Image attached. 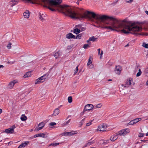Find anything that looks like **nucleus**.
I'll return each instance as SVG.
<instances>
[{"instance_id":"obj_1","label":"nucleus","mask_w":148,"mask_h":148,"mask_svg":"<svg viewBox=\"0 0 148 148\" xmlns=\"http://www.w3.org/2000/svg\"><path fill=\"white\" fill-rule=\"evenodd\" d=\"M88 14H91L93 18L97 20H101L103 21L104 20L110 19L111 21L107 23L108 25L104 27L105 29H109L111 31H118L117 29L123 28L121 30V32L124 34L131 33L133 34L138 35L135 32H140L142 28L141 27L135 25L134 23H132L131 24L123 25L122 22H125V20L122 21L113 17L109 16L106 15H101L96 14L94 12L89 11H87Z\"/></svg>"},{"instance_id":"obj_2","label":"nucleus","mask_w":148,"mask_h":148,"mask_svg":"<svg viewBox=\"0 0 148 148\" xmlns=\"http://www.w3.org/2000/svg\"><path fill=\"white\" fill-rule=\"evenodd\" d=\"M37 2L42 3L45 4V6L52 11L56 10L72 18L83 19L88 17V15L76 12V10L73 7L67 5H61L62 0H39Z\"/></svg>"},{"instance_id":"obj_3","label":"nucleus","mask_w":148,"mask_h":148,"mask_svg":"<svg viewBox=\"0 0 148 148\" xmlns=\"http://www.w3.org/2000/svg\"><path fill=\"white\" fill-rule=\"evenodd\" d=\"M53 68V67L51 68L46 74L36 79V80L35 84H39L40 83H42L44 82L45 80L47 79L49 74L51 70Z\"/></svg>"},{"instance_id":"obj_4","label":"nucleus","mask_w":148,"mask_h":148,"mask_svg":"<svg viewBox=\"0 0 148 148\" xmlns=\"http://www.w3.org/2000/svg\"><path fill=\"white\" fill-rule=\"evenodd\" d=\"M16 127L15 125H13L10 128L5 129L4 132L7 134H12L14 132V129Z\"/></svg>"},{"instance_id":"obj_5","label":"nucleus","mask_w":148,"mask_h":148,"mask_svg":"<svg viewBox=\"0 0 148 148\" xmlns=\"http://www.w3.org/2000/svg\"><path fill=\"white\" fill-rule=\"evenodd\" d=\"M133 82V79L132 78H129L128 80H127L125 85L122 84L121 86L124 87V88H127L128 87L132 84V82Z\"/></svg>"},{"instance_id":"obj_6","label":"nucleus","mask_w":148,"mask_h":148,"mask_svg":"<svg viewBox=\"0 0 148 148\" xmlns=\"http://www.w3.org/2000/svg\"><path fill=\"white\" fill-rule=\"evenodd\" d=\"M129 132V130L128 128L123 129L117 132V134L119 135H124Z\"/></svg>"},{"instance_id":"obj_7","label":"nucleus","mask_w":148,"mask_h":148,"mask_svg":"<svg viewBox=\"0 0 148 148\" xmlns=\"http://www.w3.org/2000/svg\"><path fill=\"white\" fill-rule=\"evenodd\" d=\"M77 131L73 130L71 132H64L61 134L62 136H72L75 134H77Z\"/></svg>"},{"instance_id":"obj_8","label":"nucleus","mask_w":148,"mask_h":148,"mask_svg":"<svg viewBox=\"0 0 148 148\" xmlns=\"http://www.w3.org/2000/svg\"><path fill=\"white\" fill-rule=\"evenodd\" d=\"M106 125L103 124L99 125L97 129V131L100 132H104L106 130Z\"/></svg>"},{"instance_id":"obj_9","label":"nucleus","mask_w":148,"mask_h":148,"mask_svg":"<svg viewBox=\"0 0 148 148\" xmlns=\"http://www.w3.org/2000/svg\"><path fill=\"white\" fill-rule=\"evenodd\" d=\"M94 106L92 104H89L86 105L85 106L84 110L83 112L84 113L85 111L87 110H90L92 109Z\"/></svg>"},{"instance_id":"obj_10","label":"nucleus","mask_w":148,"mask_h":148,"mask_svg":"<svg viewBox=\"0 0 148 148\" xmlns=\"http://www.w3.org/2000/svg\"><path fill=\"white\" fill-rule=\"evenodd\" d=\"M141 118H136L134 119L131 120L128 123L129 125H132L136 123L138 121H141Z\"/></svg>"},{"instance_id":"obj_11","label":"nucleus","mask_w":148,"mask_h":148,"mask_svg":"<svg viewBox=\"0 0 148 148\" xmlns=\"http://www.w3.org/2000/svg\"><path fill=\"white\" fill-rule=\"evenodd\" d=\"M45 125V124L44 123L41 122L39 124L38 126L35 128L34 131L36 132H38L40 130L42 129Z\"/></svg>"},{"instance_id":"obj_12","label":"nucleus","mask_w":148,"mask_h":148,"mask_svg":"<svg viewBox=\"0 0 148 148\" xmlns=\"http://www.w3.org/2000/svg\"><path fill=\"white\" fill-rule=\"evenodd\" d=\"M121 66L118 65L116 66L114 71L116 74L119 75L121 73Z\"/></svg>"},{"instance_id":"obj_13","label":"nucleus","mask_w":148,"mask_h":148,"mask_svg":"<svg viewBox=\"0 0 148 148\" xmlns=\"http://www.w3.org/2000/svg\"><path fill=\"white\" fill-rule=\"evenodd\" d=\"M17 82V81L15 80H13L12 81L10 82L8 85L9 88L10 89L12 88L14 84Z\"/></svg>"},{"instance_id":"obj_14","label":"nucleus","mask_w":148,"mask_h":148,"mask_svg":"<svg viewBox=\"0 0 148 148\" xmlns=\"http://www.w3.org/2000/svg\"><path fill=\"white\" fill-rule=\"evenodd\" d=\"M39 18L40 20L42 21H44L45 20V17L46 14L45 13H39Z\"/></svg>"},{"instance_id":"obj_15","label":"nucleus","mask_w":148,"mask_h":148,"mask_svg":"<svg viewBox=\"0 0 148 148\" xmlns=\"http://www.w3.org/2000/svg\"><path fill=\"white\" fill-rule=\"evenodd\" d=\"M59 108H56L53 112V113L51 116H55L58 115L59 113Z\"/></svg>"},{"instance_id":"obj_16","label":"nucleus","mask_w":148,"mask_h":148,"mask_svg":"<svg viewBox=\"0 0 148 148\" xmlns=\"http://www.w3.org/2000/svg\"><path fill=\"white\" fill-rule=\"evenodd\" d=\"M23 15L24 18H28L30 16V12L29 10H26L23 13Z\"/></svg>"},{"instance_id":"obj_17","label":"nucleus","mask_w":148,"mask_h":148,"mask_svg":"<svg viewBox=\"0 0 148 148\" xmlns=\"http://www.w3.org/2000/svg\"><path fill=\"white\" fill-rule=\"evenodd\" d=\"M75 36L71 33H69L67 34L66 36V38L68 39L73 38L74 39Z\"/></svg>"},{"instance_id":"obj_18","label":"nucleus","mask_w":148,"mask_h":148,"mask_svg":"<svg viewBox=\"0 0 148 148\" xmlns=\"http://www.w3.org/2000/svg\"><path fill=\"white\" fill-rule=\"evenodd\" d=\"M118 135H119L117 134V133H116V135H113V136H112L111 137H110V140L112 141H114L118 138Z\"/></svg>"},{"instance_id":"obj_19","label":"nucleus","mask_w":148,"mask_h":148,"mask_svg":"<svg viewBox=\"0 0 148 148\" xmlns=\"http://www.w3.org/2000/svg\"><path fill=\"white\" fill-rule=\"evenodd\" d=\"M73 33L76 34H77L81 32V31L80 29L78 28H76L73 29Z\"/></svg>"},{"instance_id":"obj_20","label":"nucleus","mask_w":148,"mask_h":148,"mask_svg":"<svg viewBox=\"0 0 148 148\" xmlns=\"http://www.w3.org/2000/svg\"><path fill=\"white\" fill-rule=\"evenodd\" d=\"M81 25H76V27L80 29V30L81 32H82L85 31L86 29V28L85 27H81Z\"/></svg>"},{"instance_id":"obj_21","label":"nucleus","mask_w":148,"mask_h":148,"mask_svg":"<svg viewBox=\"0 0 148 148\" xmlns=\"http://www.w3.org/2000/svg\"><path fill=\"white\" fill-rule=\"evenodd\" d=\"M31 75V72H28L24 75L23 77L24 78H26L30 76Z\"/></svg>"},{"instance_id":"obj_22","label":"nucleus","mask_w":148,"mask_h":148,"mask_svg":"<svg viewBox=\"0 0 148 148\" xmlns=\"http://www.w3.org/2000/svg\"><path fill=\"white\" fill-rule=\"evenodd\" d=\"M46 133H42L38 134V137L44 138L46 137L45 136L46 135Z\"/></svg>"},{"instance_id":"obj_23","label":"nucleus","mask_w":148,"mask_h":148,"mask_svg":"<svg viewBox=\"0 0 148 148\" xmlns=\"http://www.w3.org/2000/svg\"><path fill=\"white\" fill-rule=\"evenodd\" d=\"M27 119V118L26 116H25V114H22L21 117V119L22 121H25Z\"/></svg>"},{"instance_id":"obj_24","label":"nucleus","mask_w":148,"mask_h":148,"mask_svg":"<svg viewBox=\"0 0 148 148\" xmlns=\"http://www.w3.org/2000/svg\"><path fill=\"white\" fill-rule=\"evenodd\" d=\"M61 55V53L59 51L55 53L54 55V57L56 58H58L59 56H60Z\"/></svg>"},{"instance_id":"obj_25","label":"nucleus","mask_w":148,"mask_h":148,"mask_svg":"<svg viewBox=\"0 0 148 148\" xmlns=\"http://www.w3.org/2000/svg\"><path fill=\"white\" fill-rule=\"evenodd\" d=\"M89 38L90 40V41H92V42L95 41L97 39V38H96L94 36H92L91 37H90Z\"/></svg>"},{"instance_id":"obj_26","label":"nucleus","mask_w":148,"mask_h":148,"mask_svg":"<svg viewBox=\"0 0 148 148\" xmlns=\"http://www.w3.org/2000/svg\"><path fill=\"white\" fill-rule=\"evenodd\" d=\"M59 143H52L51 144H50L49 145V146H53V147H56L59 145Z\"/></svg>"},{"instance_id":"obj_27","label":"nucleus","mask_w":148,"mask_h":148,"mask_svg":"<svg viewBox=\"0 0 148 148\" xmlns=\"http://www.w3.org/2000/svg\"><path fill=\"white\" fill-rule=\"evenodd\" d=\"M82 36V35L81 34H79L77 35L76 36H75L74 39H80L81 38Z\"/></svg>"},{"instance_id":"obj_28","label":"nucleus","mask_w":148,"mask_h":148,"mask_svg":"<svg viewBox=\"0 0 148 148\" xmlns=\"http://www.w3.org/2000/svg\"><path fill=\"white\" fill-rule=\"evenodd\" d=\"M71 120V119H69L68 121H66V122H64L63 123V125L64 126H65L67 125L70 122Z\"/></svg>"},{"instance_id":"obj_29","label":"nucleus","mask_w":148,"mask_h":148,"mask_svg":"<svg viewBox=\"0 0 148 148\" xmlns=\"http://www.w3.org/2000/svg\"><path fill=\"white\" fill-rule=\"evenodd\" d=\"M29 143V142L28 141H25L24 143H22L21 144H22V146L24 147H25L26 145H28V144Z\"/></svg>"},{"instance_id":"obj_30","label":"nucleus","mask_w":148,"mask_h":148,"mask_svg":"<svg viewBox=\"0 0 148 148\" xmlns=\"http://www.w3.org/2000/svg\"><path fill=\"white\" fill-rule=\"evenodd\" d=\"M92 63V60L91 59V58L90 57L88 59V62L87 64V66H89L90 64Z\"/></svg>"},{"instance_id":"obj_31","label":"nucleus","mask_w":148,"mask_h":148,"mask_svg":"<svg viewBox=\"0 0 148 148\" xmlns=\"http://www.w3.org/2000/svg\"><path fill=\"white\" fill-rule=\"evenodd\" d=\"M142 73V71L140 69H139L138 70V72L136 74V76L139 77L140 76Z\"/></svg>"},{"instance_id":"obj_32","label":"nucleus","mask_w":148,"mask_h":148,"mask_svg":"<svg viewBox=\"0 0 148 148\" xmlns=\"http://www.w3.org/2000/svg\"><path fill=\"white\" fill-rule=\"evenodd\" d=\"M68 100L69 103H71L72 101V97L71 96L69 97L68 98Z\"/></svg>"},{"instance_id":"obj_33","label":"nucleus","mask_w":148,"mask_h":148,"mask_svg":"<svg viewBox=\"0 0 148 148\" xmlns=\"http://www.w3.org/2000/svg\"><path fill=\"white\" fill-rule=\"evenodd\" d=\"M89 47V45L88 44H84L83 46V47L84 49H87L88 47Z\"/></svg>"},{"instance_id":"obj_34","label":"nucleus","mask_w":148,"mask_h":148,"mask_svg":"<svg viewBox=\"0 0 148 148\" xmlns=\"http://www.w3.org/2000/svg\"><path fill=\"white\" fill-rule=\"evenodd\" d=\"M146 75L148 76V67L146 69L145 71Z\"/></svg>"},{"instance_id":"obj_35","label":"nucleus","mask_w":148,"mask_h":148,"mask_svg":"<svg viewBox=\"0 0 148 148\" xmlns=\"http://www.w3.org/2000/svg\"><path fill=\"white\" fill-rule=\"evenodd\" d=\"M78 66H77L76 67V69H75V70L74 71V75H75L77 72V71H78Z\"/></svg>"},{"instance_id":"obj_36","label":"nucleus","mask_w":148,"mask_h":148,"mask_svg":"<svg viewBox=\"0 0 148 148\" xmlns=\"http://www.w3.org/2000/svg\"><path fill=\"white\" fill-rule=\"evenodd\" d=\"M12 44L11 43H9L7 45V47L9 49H10L11 48Z\"/></svg>"},{"instance_id":"obj_37","label":"nucleus","mask_w":148,"mask_h":148,"mask_svg":"<svg viewBox=\"0 0 148 148\" xmlns=\"http://www.w3.org/2000/svg\"><path fill=\"white\" fill-rule=\"evenodd\" d=\"M143 46L144 47L147 49H148V44L146 43H143Z\"/></svg>"},{"instance_id":"obj_38","label":"nucleus","mask_w":148,"mask_h":148,"mask_svg":"<svg viewBox=\"0 0 148 148\" xmlns=\"http://www.w3.org/2000/svg\"><path fill=\"white\" fill-rule=\"evenodd\" d=\"M93 120L90 121L89 122L86 123V125L87 126H88L92 124V122Z\"/></svg>"},{"instance_id":"obj_39","label":"nucleus","mask_w":148,"mask_h":148,"mask_svg":"<svg viewBox=\"0 0 148 148\" xmlns=\"http://www.w3.org/2000/svg\"><path fill=\"white\" fill-rule=\"evenodd\" d=\"M102 106V104L101 103H99L96 105V107L97 108H100Z\"/></svg>"},{"instance_id":"obj_40","label":"nucleus","mask_w":148,"mask_h":148,"mask_svg":"<svg viewBox=\"0 0 148 148\" xmlns=\"http://www.w3.org/2000/svg\"><path fill=\"white\" fill-rule=\"evenodd\" d=\"M94 143V142L93 141H89L87 143V145H88L89 146L93 143Z\"/></svg>"},{"instance_id":"obj_41","label":"nucleus","mask_w":148,"mask_h":148,"mask_svg":"<svg viewBox=\"0 0 148 148\" xmlns=\"http://www.w3.org/2000/svg\"><path fill=\"white\" fill-rule=\"evenodd\" d=\"M144 136V134L143 133H139L138 134V136L140 137H143Z\"/></svg>"},{"instance_id":"obj_42","label":"nucleus","mask_w":148,"mask_h":148,"mask_svg":"<svg viewBox=\"0 0 148 148\" xmlns=\"http://www.w3.org/2000/svg\"><path fill=\"white\" fill-rule=\"evenodd\" d=\"M56 124V123L55 122H51L49 123V125L51 126H53Z\"/></svg>"},{"instance_id":"obj_43","label":"nucleus","mask_w":148,"mask_h":148,"mask_svg":"<svg viewBox=\"0 0 148 148\" xmlns=\"http://www.w3.org/2000/svg\"><path fill=\"white\" fill-rule=\"evenodd\" d=\"M85 118H84L83 119L82 121L79 123L81 125L83 123L84 121H85Z\"/></svg>"},{"instance_id":"obj_44","label":"nucleus","mask_w":148,"mask_h":148,"mask_svg":"<svg viewBox=\"0 0 148 148\" xmlns=\"http://www.w3.org/2000/svg\"><path fill=\"white\" fill-rule=\"evenodd\" d=\"M126 2L127 3H131L132 2L133 0H125Z\"/></svg>"},{"instance_id":"obj_45","label":"nucleus","mask_w":148,"mask_h":148,"mask_svg":"<svg viewBox=\"0 0 148 148\" xmlns=\"http://www.w3.org/2000/svg\"><path fill=\"white\" fill-rule=\"evenodd\" d=\"M72 47L71 46H68L67 47V49H69L72 48Z\"/></svg>"},{"instance_id":"obj_46","label":"nucleus","mask_w":148,"mask_h":148,"mask_svg":"<svg viewBox=\"0 0 148 148\" xmlns=\"http://www.w3.org/2000/svg\"><path fill=\"white\" fill-rule=\"evenodd\" d=\"M103 52L102 51H101L100 54H99V55L101 56L100 57V58H101V56L103 55Z\"/></svg>"},{"instance_id":"obj_47","label":"nucleus","mask_w":148,"mask_h":148,"mask_svg":"<svg viewBox=\"0 0 148 148\" xmlns=\"http://www.w3.org/2000/svg\"><path fill=\"white\" fill-rule=\"evenodd\" d=\"M22 144H21L18 147V148H22L23 147L22 146Z\"/></svg>"},{"instance_id":"obj_48","label":"nucleus","mask_w":148,"mask_h":148,"mask_svg":"<svg viewBox=\"0 0 148 148\" xmlns=\"http://www.w3.org/2000/svg\"><path fill=\"white\" fill-rule=\"evenodd\" d=\"M88 146H89L88 145H87V143H86L84 145V147H86Z\"/></svg>"},{"instance_id":"obj_49","label":"nucleus","mask_w":148,"mask_h":148,"mask_svg":"<svg viewBox=\"0 0 148 148\" xmlns=\"http://www.w3.org/2000/svg\"><path fill=\"white\" fill-rule=\"evenodd\" d=\"M97 50L98 51V54L99 55V54H100V49H98Z\"/></svg>"},{"instance_id":"obj_50","label":"nucleus","mask_w":148,"mask_h":148,"mask_svg":"<svg viewBox=\"0 0 148 148\" xmlns=\"http://www.w3.org/2000/svg\"><path fill=\"white\" fill-rule=\"evenodd\" d=\"M37 137H38V134H35V135H34V138H36Z\"/></svg>"},{"instance_id":"obj_51","label":"nucleus","mask_w":148,"mask_h":148,"mask_svg":"<svg viewBox=\"0 0 148 148\" xmlns=\"http://www.w3.org/2000/svg\"><path fill=\"white\" fill-rule=\"evenodd\" d=\"M93 67V65L92 64L90 65V68L91 69Z\"/></svg>"},{"instance_id":"obj_52","label":"nucleus","mask_w":148,"mask_h":148,"mask_svg":"<svg viewBox=\"0 0 148 148\" xmlns=\"http://www.w3.org/2000/svg\"><path fill=\"white\" fill-rule=\"evenodd\" d=\"M71 115H69L68 116H67V118H66V120H67V119H68L69 118V117H71Z\"/></svg>"},{"instance_id":"obj_53","label":"nucleus","mask_w":148,"mask_h":148,"mask_svg":"<svg viewBox=\"0 0 148 148\" xmlns=\"http://www.w3.org/2000/svg\"><path fill=\"white\" fill-rule=\"evenodd\" d=\"M12 2H17V0H12V1H11Z\"/></svg>"},{"instance_id":"obj_54","label":"nucleus","mask_w":148,"mask_h":148,"mask_svg":"<svg viewBox=\"0 0 148 148\" xmlns=\"http://www.w3.org/2000/svg\"><path fill=\"white\" fill-rule=\"evenodd\" d=\"M3 66L2 65L0 64V68H3Z\"/></svg>"},{"instance_id":"obj_55","label":"nucleus","mask_w":148,"mask_h":148,"mask_svg":"<svg viewBox=\"0 0 148 148\" xmlns=\"http://www.w3.org/2000/svg\"><path fill=\"white\" fill-rule=\"evenodd\" d=\"M145 13L147 15H148V11H147V10H146L145 11Z\"/></svg>"},{"instance_id":"obj_56","label":"nucleus","mask_w":148,"mask_h":148,"mask_svg":"<svg viewBox=\"0 0 148 148\" xmlns=\"http://www.w3.org/2000/svg\"><path fill=\"white\" fill-rule=\"evenodd\" d=\"M2 110L1 109H0V114L2 112Z\"/></svg>"},{"instance_id":"obj_57","label":"nucleus","mask_w":148,"mask_h":148,"mask_svg":"<svg viewBox=\"0 0 148 148\" xmlns=\"http://www.w3.org/2000/svg\"><path fill=\"white\" fill-rule=\"evenodd\" d=\"M90 41V38H89V39L87 41V42H88Z\"/></svg>"},{"instance_id":"obj_58","label":"nucleus","mask_w":148,"mask_h":148,"mask_svg":"<svg viewBox=\"0 0 148 148\" xmlns=\"http://www.w3.org/2000/svg\"><path fill=\"white\" fill-rule=\"evenodd\" d=\"M146 84L148 86V80L146 82Z\"/></svg>"},{"instance_id":"obj_59","label":"nucleus","mask_w":148,"mask_h":148,"mask_svg":"<svg viewBox=\"0 0 148 148\" xmlns=\"http://www.w3.org/2000/svg\"><path fill=\"white\" fill-rule=\"evenodd\" d=\"M146 136H148V132L146 134Z\"/></svg>"},{"instance_id":"obj_60","label":"nucleus","mask_w":148,"mask_h":148,"mask_svg":"<svg viewBox=\"0 0 148 148\" xmlns=\"http://www.w3.org/2000/svg\"><path fill=\"white\" fill-rule=\"evenodd\" d=\"M76 3H77V4H79V2H78L77 1V2H76Z\"/></svg>"},{"instance_id":"obj_61","label":"nucleus","mask_w":148,"mask_h":148,"mask_svg":"<svg viewBox=\"0 0 148 148\" xmlns=\"http://www.w3.org/2000/svg\"><path fill=\"white\" fill-rule=\"evenodd\" d=\"M16 4V3H13L12 4V6L14 5H15Z\"/></svg>"},{"instance_id":"obj_62","label":"nucleus","mask_w":148,"mask_h":148,"mask_svg":"<svg viewBox=\"0 0 148 148\" xmlns=\"http://www.w3.org/2000/svg\"><path fill=\"white\" fill-rule=\"evenodd\" d=\"M129 46V44H127V45L125 46V47H126L127 46Z\"/></svg>"},{"instance_id":"obj_63","label":"nucleus","mask_w":148,"mask_h":148,"mask_svg":"<svg viewBox=\"0 0 148 148\" xmlns=\"http://www.w3.org/2000/svg\"><path fill=\"white\" fill-rule=\"evenodd\" d=\"M27 1L28 2H30L31 1L30 0H27Z\"/></svg>"},{"instance_id":"obj_64","label":"nucleus","mask_w":148,"mask_h":148,"mask_svg":"<svg viewBox=\"0 0 148 148\" xmlns=\"http://www.w3.org/2000/svg\"><path fill=\"white\" fill-rule=\"evenodd\" d=\"M33 130V129H32L31 130H30V132H32V131Z\"/></svg>"}]
</instances>
